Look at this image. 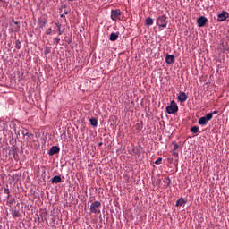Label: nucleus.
<instances>
[{
  "instance_id": "7c9ffc66",
  "label": "nucleus",
  "mask_w": 229,
  "mask_h": 229,
  "mask_svg": "<svg viewBox=\"0 0 229 229\" xmlns=\"http://www.w3.org/2000/svg\"><path fill=\"white\" fill-rule=\"evenodd\" d=\"M98 146H103V143L102 142L98 143Z\"/></svg>"
},
{
  "instance_id": "72a5a7b5",
  "label": "nucleus",
  "mask_w": 229,
  "mask_h": 229,
  "mask_svg": "<svg viewBox=\"0 0 229 229\" xmlns=\"http://www.w3.org/2000/svg\"><path fill=\"white\" fill-rule=\"evenodd\" d=\"M3 1V0H0V2Z\"/></svg>"
},
{
  "instance_id": "6e6552de",
  "label": "nucleus",
  "mask_w": 229,
  "mask_h": 229,
  "mask_svg": "<svg viewBox=\"0 0 229 229\" xmlns=\"http://www.w3.org/2000/svg\"><path fill=\"white\" fill-rule=\"evenodd\" d=\"M228 17V13L225 11L222 12V13L217 15V21L219 22H223V21H226V18Z\"/></svg>"
},
{
  "instance_id": "20e7f679",
  "label": "nucleus",
  "mask_w": 229,
  "mask_h": 229,
  "mask_svg": "<svg viewBox=\"0 0 229 229\" xmlns=\"http://www.w3.org/2000/svg\"><path fill=\"white\" fill-rule=\"evenodd\" d=\"M208 121H212V114H207L199 119L198 123L200 126H207Z\"/></svg>"
},
{
  "instance_id": "b1692460",
  "label": "nucleus",
  "mask_w": 229,
  "mask_h": 229,
  "mask_svg": "<svg viewBox=\"0 0 229 229\" xmlns=\"http://www.w3.org/2000/svg\"><path fill=\"white\" fill-rule=\"evenodd\" d=\"M172 144H173V146H174L173 151H177L178 148H180V146L178 145V143L173 142Z\"/></svg>"
},
{
  "instance_id": "bb28decb",
  "label": "nucleus",
  "mask_w": 229,
  "mask_h": 229,
  "mask_svg": "<svg viewBox=\"0 0 229 229\" xmlns=\"http://www.w3.org/2000/svg\"><path fill=\"white\" fill-rule=\"evenodd\" d=\"M4 194H8L7 198H10V189L4 188Z\"/></svg>"
},
{
  "instance_id": "a878e982",
  "label": "nucleus",
  "mask_w": 229,
  "mask_h": 229,
  "mask_svg": "<svg viewBox=\"0 0 229 229\" xmlns=\"http://www.w3.org/2000/svg\"><path fill=\"white\" fill-rule=\"evenodd\" d=\"M16 49H21V41L17 40L15 45Z\"/></svg>"
},
{
  "instance_id": "c85d7f7f",
  "label": "nucleus",
  "mask_w": 229,
  "mask_h": 229,
  "mask_svg": "<svg viewBox=\"0 0 229 229\" xmlns=\"http://www.w3.org/2000/svg\"><path fill=\"white\" fill-rule=\"evenodd\" d=\"M212 114V117H214V114H217V111H214L213 113H209Z\"/></svg>"
},
{
  "instance_id": "4468645a",
  "label": "nucleus",
  "mask_w": 229,
  "mask_h": 229,
  "mask_svg": "<svg viewBox=\"0 0 229 229\" xmlns=\"http://www.w3.org/2000/svg\"><path fill=\"white\" fill-rule=\"evenodd\" d=\"M185 203H187L185 199L181 198L176 201V207H182V205H185Z\"/></svg>"
},
{
  "instance_id": "1a4fd4ad",
  "label": "nucleus",
  "mask_w": 229,
  "mask_h": 229,
  "mask_svg": "<svg viewBox=\"0 0 229 229\" xmlns=\"http://www.w3.org/2000/svg\"><path fill=\"white\" fill-rule=\"evenodd\" d=\"M175 57L173 55H166L165 62L168 64V65H172V64H174Z\"/></svg>"
},
{
  "instance_id": "7ed1b4c3",
  "label": "nucleus",
  "mask_w": 229,
  "mask_h": 229,
  "mask_svg": "<svg viewBox=\"0 0 229 229\" xmlns=\"http://www.w3.org/2000/svg\"><path fill=\"white\" fill-rule=\"evenodd\" d=\"M157 25L159 26V28H167V16L165 14L159 16L157 19Z\"/></svg>"
},
{
  "instance_id": "0eeeda50",
  "label": "nucleus",
  "mask_w": 229,
  "mask_h": 229,
  "mask_svg": "<svg viewBox=\"0 0 229 229\" xmlns=\"http://www.w3.org/2000/svg\"><path fill=\"white\" fill-rule=\"evenodd\" d=\"M57 153H60V148L58 146H53L48 151L50 157H53V155H56Z\"/></svg>"
},
{
  "instance_id": "f8f14e48",
  "label": "nucleus",
  "mask_w": 229,
  "mask_h": 229,
  "mask_svg": "<svg viewBox=\"0 0 229 229\" xmlns=\"http://www.w3.org/2000/svg\"><path fill=\"white\" fill-rule=\"evenodd\" d=\"M142 128H144V125L142 123V122H140V123H137L135 125H134V130L136 131H140L142 130Z\"/></svg>"
},
{
  "instance_id": "39448f33",
  "label": "nucleus",
  "mask_w": 229,
  "mask_h": 229,
  "mask_svg": "<svg viewBox=\"0 0 229 229\" xmlns=\"http://www.w3.org/2000/svg\"><path fill=\"white\" fill-rule=\"evenodd\" d=\"M121 10H112L111 11V19L114 21V22H117V21H121V15H122Z\"/></svg>"
},
{
  "instance_id": "f03ea898",
  "label": "nucleus",
  "mask_w": 229,
  "mask_h": 229,
  "mask_svg": "<svg viewBox=\"0 0 229 229\" xmlns=\"http://www.w3.org/2000/svg\"><path fill=\"white\" fill-rule=\"evenodd\" d=\"M101 202L99 201H95L90 205L89 210L92 214H101Z\"/></svg>"
},
{
  "instance_id": "9d476101",
  "label": "nucleus",
  "mask_w": 229,
  "mask_h": 229,
  "mask_svg": "<svg viewBox=\"0 0 229 229\" xmlns=\"http://www.w3.org/2000/svg\"><path fill=\"white\" fill-rule=\"evenodd\" d=\"M119 38V32H112L109 36V40L111 42H115Z\"/></svg>"
},
{
  "instance_id": "c756f323",
  "label": "nucleus",
  "mask_w": 229,
  "mask_h": 229,
  "mask_svg": "<svg viewBox=\"0 0 229 229\" xmlns=\"http://www.w3.org/2000/svg\"><path fill=\"white\" fill-rule=\"evenodd\" d=\"M13 22L16 25L19 24V22L15 21V20H13Z\"/></svg>"
},
{
  "instance_id": "aec40b11",
  "label": "nucleus",
  "mask_w": 229,
  "mask_h": 229,
  "mask_svg": "<svg viewBox=\"0 0 229 229\" xmlns=\"http://www.w3.org/2000/svg\"><path fill=\"white\" fill-rule=\"evenodd\" d=\"M13 217H19V211L17 209H14L12 211Z\"/></svg>"
},
{
  "instance_id": "473e14b6",
  "label": "nucleus",
  "mask_w": 229,
  "mask_h": 229,
  "mask_svg": "<svg viewBox=\"0 0 229 229\" xmlns=\"http://www.w3.org/2000/svg\"><path fill=\"white\" fill-rule=\"evenodd\" d=\"M57 42H60V39H57Z\"/></svg>"
},
{
  "instance_id": "393cba45",
  "label": "nucleus",
  "mask_w": 229,
  "mask_h": 229,
  "mask_svg": "<svg viewBox=\"0 0 229 229\" xmlns=\"http://www.w3.org/2000/svg\"><path fill=\"white\" fill-rule=\"evenodd\" d=\"M155 164H156V165H160V164H162V157L157 158V159L155 161Z\"/></svg>"
},
{
  "instance_id": "ddd939ff",
  "label": "nucleus",
  "mask_w": 229,
  "mask_h": 229,
  "mask_svg": "<svg viewBox=\"0 0 229 229\" xmlns=\"http://www.w3.org/2000/svg\"><path fill=\"white\" fill-rule=\"evenodd\" d=\"M52 183H60L62 182V177L60 175H55L51 179Z\"/></svg>"
},
{
  "instance_id": "9b49d317",
  "label": "nucleus",
  "mask_w": 229,
  "mask_h": 229,
  "mask_svg": "<svg viewBox=\"0 0 229 229\" xmlns=\"http://www.w3.org/2000/svg\"><path fill=\"white\" fill-rule=\"evenodd\" d=\"M178 99L179 101H181V103H185V100L188 99L187 94H185V92H180L179 96H178Z\"/></svg>"
},
{
  "instance_id": "5701e85b",
  "label": "nucleus",
  "mask_w": 229,
  "mask_h": 229,
  "mask_svg": "<svg viewBox=\"0 0 229 229\" xmlns=\"http://www.w3.org/2000/svg\"><path fill=\"white\" fill-rule=\"evenodd\" d=\"M22 135L24 136V137H33V134L32 133H29L28 132V131H22Z\"/></svg>"
},
{
  "instance_id": "a211bd4d",
  "label": "nucleus",
  "mask_w": 229,
  "mask_h": 229,
  "mask_svg": "<svg viewBox=\"0 0 229 229\" xmlns=\"http://www.w3.org/2000/svg\"><path fill=\"white\" fill-rule=\"evenodd\" d=\"M58 35H62L64 32L62 31V25L60 23H56Z\"/></svg>"
},
{
  "instance_id": "cd10ccee",
  "label": "nucleus",
  "mask_w": 229,
  "mask_h": 229,
  "mask_svg": "<svg viewBox=\"0 0 229 229\" xmlns=\"http://www.w3.org/2000/svg\"><path fill=\"white\" fill-rule=\"evenodd\" d=\"M51 28L47 29V31H46V35H51Z\"/></svg>"
},
{
  "instance_id": "dca6fc26",
  "label": "nucleus",
  "mask_w": 229,
  "mask_h": 229,
  "mask_svg": "<svg viewBox=\"0 0 229 229\" xmlns=\"http://www.w3.org/2000/svg\"><path fill=\"white\" fill-rule=\"evenodd\" d=\"M191 133H198V131H199V127L193 126L191 128Z\"/></svg>"
},
{
  "instance_id": "6ab92c4d",
  "label": "nucleus",
  "mask_w": 229,
  "mask_h": 229,
  "mask_svg": "<svg viewBox=\"0 0 229 229\" xmlns=\"http://www.w3.org/2000/svg\"><path fill=\"white\" fill-rule=\"evenodd\" d=\"M51 53V47H46L44 50V55H49Z\"/></svg>"
},
{
  "instance_id": "f257e3e1",
  "label": "nucleus",
  "mask_w": 229,
  "mask_h": 229,
  "mask_svg": "<svg viewBox=\"0 0 229 229\" xmlns=\"http://www.w3.org/2000/svg\"><path fill=\"white\" fill-rule=\"evenodd\" d=\"M166 112L170 115H173V114H176V112H178V105H176L174 100H172L170 106H166Z\"/></svg>"
},
{
  "instance_id": "f3484780",
  "label": "nucleus",
  "mask_w": 229,
  "mask_h": 229,
  "mask_svg": "<svg viewBox=\"0 0 229 229\" xmlns=\"http://www.w3.org/2000/svg\"><path fill=\"white\" fill-rule=\"evenodd\" d=\"M146 24L147 26H151L153 24V18H147Z\"/></svg>"
},
{
  "instance_id": "423d86ee",
  "label": "nucleus",
  "mask_w": 229,
  "mask_h": 229,
  "mask_svg": "<svg viewBox=\"0 0 229 229\" xmlns=\"http://www.w3.org/2000/svg\"><path fill=\"white\" fill-rule=\"evenodd\" d=\"M198 26L199 28H203V26H205V24H207V22H208V20L207 19V17L205 16H200L198 20Z\"/></svg>"
},
{
  "instance_id": "2f4dec72",
  "label": "nucleus",
  "mask_w": 229,
  "mask_h": 229,
  "mask_svg": "<svg viewBox=\"0 0 229 229\" xmlns=\"http://www.w3.org/2000/svg\"><path fill=\"white\" fill-rule=\"evenodd\" d=\"M64 13L67 15V13H67V12H64Z\"/></svg>"
},
{
  "instance_id": "4be33fe9",
  "label": "nucleus",
  "mask_w": 229,
  "mask_h": 229,
  "mask_svg": "<svg viewBox=\"0 0 229 229\" xmlns=\"http://www.w3.org/2000/svg\"><path fill=\"white\" fill-rule=\"evenodd\" d=\"M172 155H173V157H174V158H176V162H178V158H179L178 152H176V150H173Z\"/></svg>"
},
{
  "instance_id": "2eb2a0df",
  "label": "nucleus",
  "mask_w": 229,
  "mask_h": 229,
  "mask_svg": "<svg viewBox=\"0 0 229 229\" xmlns=\"http://www.w3.org/2000/svg\"><path fill=\"white\" fill-rule=\"evenodd\" d=\"M89 122H90L91 126H94V127L98 126V119L91 118V119H89Z\"/></svg>"
},
{
  "instance_id": "412c9836",
  "label": "nucleus",
  "mask_w": 229,
  "mask_h": 229,
  "mask_svg": "<svg viewBox=\"0 0 229 229\" xmlns=\"http://www.w3.org/2000/svg\"><path fill=\"white\" fill-rule=\"evenodd\" d=\"M221 46L223 53H225V51H228V47L225 45V42H222Z\"/></svg>"
}]
</instances>
